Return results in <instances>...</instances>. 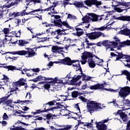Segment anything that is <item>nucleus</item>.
<instances>
[{"label": "nucleus", "instance_id": "nucleus-1", "mask_svg": "<svg viewBox=\"0 0 130 130\" xmlns=\"http://www.w3.org/2000/svg\"><path fill=\"white\" fill-rule=\"evenodd\" d=\"M53 23L55 27H58V28H61L62 29H56L57 36L55 37L56 39H59V37L58 36L66 35V32L63 33L62 32H66V31L71 30V29L75 30L74 27L70 26L67 20L62 21L61 19L54 20Z\"/></svg>", "mask_w": 130, "mask_h": 130}, {"label": "nucleus", "instance_id": "nucleus-2", "mask_svg": "<svg viewBox=\"0 0 130 130\" xmlns=\"http://www.w3.org/2000/svg\"><path fill=\"white\" fill-rule=\"evenodd\" d=\"M83 102L87 103V107L88 109L89 112L92 114L94 111L99 110V109H103V108L99 106V104L95 101H91L84 98Z\"/></svg>", "mask_w": 130, "mask_h": 130}, {"label": "nucleus", "instance_id": "nucleus-3", "mask_svg": "<svg viewBox=\"0 0 130 130\" xmlns=\"http://www.w3.org/2000/svg\"><path fill=\"white\" fill-rule=\"evenodd\" d=\"M44 111L45 112H48V111H52L53 112H57V109L58 108L61 109V108H66L64 106L61 105V104L60 103H57L56 104V106L54 107L50 108V106L47 103L46 104H45L44 105Z\"/></svg>", "mask_w": 130, "mask_h": 130}, {"label": "nucleus", "instance_id": "nucleus-4", "mask_svg": "<svg viewBox=\"0 0 130 130\" xmlns=\"http://www.w3.org/2000/svg\"><path fill=\"white\" fill-rule=\"evenodd\" d=\"M85 35L90 40L98 39V38L101 37V36H102V37H105L104 33H102L101 31H94L90 33H86Z\"/></svg>", "mask_w": 130, "mask_h": 130}, {"label": "nucleus", "instance_id": "nucleus-5", "mask_svg": "<svg viewBox=\"0 0 130 130\" xmlns=\"http://www.w3.org/2000/svg\"><path fill=\"white\" fill-rule=\"evenodd\" d=\"M130 94V87L127 86L126 87L121 88L120 91H119V95L121 98H123L122 102L125 101V98Z\"/></svg>", "mask_w": 130, "mask_h": 130}, {"label": "nucleus", "instance_id": "nucleus-6", "mask_svg": "<svg viewBox=\"0 0 130 130\" xmlns=\"http://www.w3.org/2000/svg\"><path fill=\"white\" fill-rule=\"evenodd\" d=\"M86 6L91 7L92 6H95V7H99L102 5L101 1H98L97 0H85L83 2Z\"/></svg>", "mask_w": 130, "mask_h": 130}, {"label": "nucleus", "instance_id": "nucleus-7", "mask_svg": "<svg viewBox=\"0 0 130 130\" xmlns=\"http://www.w3.org/2000/svg\"><path fill=\"white\" fill-rule=\"evenodd\" d=\"M10 97V95H6L5 96L0 99V104L5 102V104L9 107H12V103H13V100H7Z\"/></svg>", "mask_w": 130, "mask_h": 130}, {"label": "nucleus", "instance_id": "nucleus-8", "mask_svg": "<svg viewBox=\"0 0 130 130\" xmlns=\"http://www.w3.org/2000/svg\"><path fill=\"white\" fill-rule=\"evenodd\" d=\"M88 88L90 90H98L99 89H101L102 90H106V91H108V88H104V84L103 83H96V84L88 87Z\"/></svg>", "mask_w": 130, "mask_h": 130}, {"label": "nucleus", "instance_id": "nucleus-9", "mask_svg": "<svg viewBox=\"0 0 130 130\" xmlns=\"http://www.w3.org/2000/svg\"><path fill=\"white\" fill-rule=\"evenodd\" d=\"M28 51L22 50L23 52V55H26V54H28L27 57H33V56H35V54H36V52L34 51V50L31 49L30 48H27Z\"/></svg>", "mask_w": 130, "mask_h": 130}, {"label": "nucleus", "instance_id": "nucleus-10", "mask_svg": "<svg viewBox=\"0 0 130 130\" xmlns=\"http://www.w3.org/2000/svg\"><path fill=\"white\" fill-rule=\"evenodd\" d=\"M84 43H86L87 46L85 47L86 49H90L91 47L90 46H93V45H96V43H89V40H88V38H85V42H83L81 44V49H83V48L85 49V44Z\"/></svg>", "mask_w": 130, "mask_h": 130}, {"label": "nucleus", "instance_id": "nucleus-11", "mask_svg": "<svg viewBox=\"0 0 130 130\" xmlns=\"http://www.w3.org/2000/svg\"><path fill=\"white\" fill-rule=\"evenodd\" d=\"M64 108H58V110L57 109V111L59 112V114L60 115H62L63 116H68L69 114H70V111L67 109L66 106H64Z\"/></svg>", "mask_w": 130, "mask_h": 130}, {"label": "nucleus", "instance_id": "nucleus-12", "mask_svg": "<svg viewBox=\"0 0 130 130\" xmlns=\"http://www.w3.org/2000/svg\"><path fill=\"white\" fill-rule=\"evenodd\" d=\"M115 20H119V21H123V22H130V16H121L116 17V16H113Z\"/></svg>", "mask_w": 130, "mask_h": 130}, {"label": "nucleus", "instance_id": "nucleus-13", "mask_svg": "<svg viewBox=\"0 0 130 130\" xmlns=\"http://www.w3.org/2000/svg\"><path fill=\"white\" fill-rule=\"evenodd\" d=\"M21 3V0H15L14 2H12L11 4H9V2L5 4L3 8H7V9H10L12 8L13 6H16V5H19Z\"/></svg>", "mask_w": 130, "mask_h": 130}, {"label": "nucleus", "instance_id": "nucleus-14", "mask_svg": "<svg viewBox=\"0 0 130 130\" xmlns=\"http://www.w3.org/2000/svg\"><path fill=\"white\" fill-rule=\"evenodd\" d=\"M51 80V78H48L45 77H43L41 75H39L37 78H35L34 79H31L29 81L34 82V83H37V82H38V81H42V80L47 81V80Z\"/></svg>", "mask_w": 130, "mask_h": 130}, {"label": "nucleus", "instance_id": "nucleus-15", "mask_svg": "<svg viewBox=\"0 0 130 130\" xmlns=\"http://www.w3.org/2000/svg\"><path fill=\"white\" fill-rule=\"evenodd\" d=\"M89 57L90 58H93V55H92V53H91V52L86 51V52H84L82 53V56H81V58L82 59H83V60H87V58Z\"/></svg>", "mask_w": 130, "mask_h": 130}, {"label": "nucleus", "instance_id": "nucleus-16", "mask_svg": "<svg viewBox=\"0 0 130 130\" xmlns=\"http://www.w3.org/2000/svg\"><path fill=\"white\" fill-rule=\"evenodd\" d=\"M95 124L98 130H107V125L105 124H101L96 121Z\"/></svg>", "mask_w": 130, "mask_h": 130}, {"label": "nucleus", "instance_id": "nucleus-17", "mask_svg": "<svg viewBox=\"0 0 130 130\" xmlns=\"http://www.w3.org/2000/svg\"><path fill=\"white\" fill-rule=\"evenodd\" d=\"M121 74L119 75V76H126V79L127 81H129L130 82V73L128 72V71L124 70L121 71Z\"/></svg>", "mask_w": 130, "mask_h": 130}, {"label": "nucleus", "instance_id": "nucleus-18", "mask_svg": "<svg viewBox=\"0 0 130 130\" xmlns=\"http://www.w3.org/2000/svg\"><path fill=\"white\" fill-rule=\"evenodd\" d=\"M89 16V20L92 22H97L98 21V16L94 13H88Z\"/></svg>", "mask_w": 130, "mask_h": 130}, {"label": "nucleus", "instance_id": "nucleus-19", "mask_svg": "<svg viewBox=\"0 0 130 130\" xmlns=\"http://www.w3.org/2000/svg\"><path fill=\"white\" fill-rule=\"evenodd\" d=\"M26 82V79H24V78H20L18 81L15 82V85L16 86H19L21 87V86H25Z\"/></svg>", "mask_w": 130, "mask_h": 130}, {"label": "nucleus", "instance_id": "nucleus-20", "mask_svg": "<svg viewBox=\"0 0 130 130\" xmlns=\"http://www.w3.org/2000/svg\"><path fill=\"white\" fill-rule=\"evenodd\" d=\"M62 63L66 66H71V58L69 57H65L61 60Z\"/></svg>", "mask_w": 130, "mask_h": 130}, {"label": "nucleus", "instance_id": "nucleus-21", "mask_svg": "<svg viewBox=\"0 0 130 130\" xmlns=\"http://www.w3.org/2000/svg\"><path fill=\"white\" fill-rule=\"evenodd\" d=\"M89 68L91 69H94L95 67H96V64L95 63V61L93 60V58H89L87 61Z\"/></svg>", "mask_w": 130, "mask_h": 130}, {"label": "nucleus", "instance_id": "nucleus-22", "mask_svg": "<svg viewBox=\"0 0 130 130\" xmlns=\"http://www.w3.org/2000/svg\"><path fill=\"white\" fill-rule=\"evenodd\" d=\"M121 34L123 35H125V36H128L129 38H130V30L129 29L126 28L124 29L121 30Z\"/></svg>", "mask_w": 130, "mask_h": 130}, {"label": "nucleus", "instance_id": "nucleus-23", "mask_svg": "<svg viewBox=\"0 0 130 130\" xmlns=\"http://www.w3.org/2000/svg\"><path fill=\"white\" fill-rule=\"evenodd\" d=\"M118 6H122V7H125L126 8H128V9H130V2H117Z\"/></svg>", "mask_w": 130, "mask_h": 130}, {"label": "nucleus", "instance_id": "nucleus-24", "mask_svg": "<svg viewBox=\"0 0 130 130\" xmlns=\"http://www.w3.org/2000/svg\"><path fill=\"white\" fill-rule=\"evenodd\" d=\"M74 5L77 8H84L85 9L87 8L86 6H84L83 2H76L74 3Z\"/></svg>", "mask_w": 130, "mask_h": 130}, {"label": "nucleus", "instance_id": "nucleus-25", "mask_svg": "<svg viewBox=\"0 0 130 130\" xmlns=\"http://www.w3.org/2000/svg\"><path fill=\"white\" fill-rule=\"evenodd\" d=\"M6 53H10V54H13V55H15V54H18V55L22 56L23 53L24 52L21 51H12V52H8Z\"/></svg>", "mask_w": 130, "mask_h": 130}, {"label": "nucleus", "instance_id": "nucleus-26", "mask_svg": "<svg viewBox=\"0 0 130 130\" xmlns=\"http://www.w3.org/2000/svg\"><path fill=\"white\" fill-rule=\"evenodd\" d=\"M120 117L121 118V119L123 120V121H124L125 122H126V121H127V120H128V119H127V115L124 113V112L121 113L120 114Z\"/></svg>", "mask_w": 130, "mask_h": 130}, {"label": "nucleus", "instance_id": "nucleus-27", "mask_svg": "<svg viewBox=\"0 0 130 130\" xmlns=\"http://www.w3.org/2000/svg\"><path fill=\"white\" fill-rule=\"evenodd\" d=\"M27 9H28L27 7H26V9L25 10H23L22 11L21 13V16H25V15H33V14H32V13H35L36 12H33V10L29 12H26V10H27Z\"/></svg>", "mask_w": 130, "mask_h": 130}, {"label": "nucleus", "instance_id": "nucleus-28", "mask_svg": "<svg viewBox=\"0 0 130 130\" xmlns=\"http://www.w3.org/2000/svg\"><path fill=\"white\" fill-rule=\"evenodd\" d=\"M8 71H15L17 70V71H21L22 70V68H20L19 69H17L16 66H7V68Z\"/></svg>", "mask_w": 130, "mask_h": 130}, {"label": "nucleus", "instance_id": "nucleus-29", "mask_svg": "<svg viewBox=\"0 0 130 130\" xmlns=\"http://www.w3.org/2000/svg\"><path fill=\"white\" fill-rule=\"evenodd\" d=\"M75 77L76 76L73 77L72 79L70 81V85H72L73 86H76L77 85V82H78V81L75 78Z\"/></svg>", "mask_w": 130, "mask_h": 130}, {"label": "nucleus", "instance_id": "nucleus-30", "mask_svg": "<svg viewBox=\"0 0 130 130\" xmlns=\"http://www.w3.org/2000/svg\"><path fill=\"white\" fill-rule=\"evenodd\" d=\"M19 45L20 46H24L25 44H28L29 43V42L26 41L24 40H19Z\"/></svg>", "mask_w": 130, "mask_h": 130}, {"label": "nucleus", "instance_id": "nucleus-31", "mask_svg": "<svg viewBox=\"0 0 130 130\" xmlns=\"http://www.w3.org/2000/svg\"><path fill=\"white\" fill-rule=\"evenodd\" d=\"M10 129L11 130H25V128L24 127L21 126H15L14 125L11 126Z\"/></svg>", "mask_w": 130, "mask_h": 130}, {"label": "nucleus", "instance_id": "nucleus-32", "mask_svg": "<svg viewBox=\"0 0 130 130\" xmlns=\"http://www.w3.org/2000/svg\"><path fill=\"white\" fill-rule=\"evenodd\" d=\"M47 78L51 79L49 80V81H51L48 82V83L50 84L49 85H51V86H53V85H54V84H55L57 82V80H56L55 79H53V78Z\"/></svg>", "mask_w": 130, "mask_h": 130}, {"label": "nucleus", "instance_id": "nucleus-33", "mask_svg": "<svg viewBox=\"0 0 130 130\" xmlns=\"http://www.w3.org/2000/svg\"><path fill=\"white\" fill-rule=\"evenodd\" d=\"M117 53L118 54V55H117V57L116 58V60H119L123 57V54H122V52H117Z\"/></svg>", "mask_w": 130, "mask_h": 130}, {"label": "nucleus", "instance_id": "nucleus-34", "mask_svg": "<svg viewBox=\"0 0 130 130\" xmlns=\"http://www.w3.org/2000/svg\"><path fill=\"white\" fill-rule=\"evenodd\" d=\"M49 11H50L49 10V8H46V9H36V10H33L32 12H49Z\"/></svg>", "mask_w": 130, "mask_h": 130}, {"label": "nucleus", "instance_id": "nucleus-35", "mask_svg": "<svg viewBox=\"0 0 130 130\" xmlns=\"http://www.w3.org/2000/svg\"><path fill=\"white\" fill-rule=\"evenodd\" d=\"M71 96L72 98H77L79 96L78 91H73L71 93Z\"/></svg>", "mask_w": 130, "mask_h": 130}, {"label": "nucleus", "instance_id": "nucleus-36", "mask_svg": "<svg viewBox=\"0 0 130 130\" xmlns=\"http://www.w3.org/2000/svg\"><path fill=\"white\" fill-rule=\"evenodd\" d=\"M82 20L83 21V22H82L83 23H89V20H90V16L89 17L85 16L82 18Z\"/></svg>", "mask_w": 130, "mask_h": 130}, {"label": "nucleus", "instance_id": "nucleus-37", "mask_svg": "<svg viewBox=\"0 0 130 130\" xmlns=\"http://www.w3.org/2000/svg\"><path fill=\"white\" fill-rule=\"evenodd\" d=\"M73 35L74 36H78V37H80V36H82L84 34V31H76V33H73Z\"/></svg>", "mask_w": 130, "mask_h": 130}, {"label": "nucleus", "instance_id": "nucleus-38", "mask_svg": "<svg viewBox=\"0 0 130 130\" xmlns=\"http://www.w3.org/2000/svg\"><path fill=\"white\" fill-rule=\"evenodd\" d=\"M118 6H120V5H118V4H117V5H116V6L113 5V7H114V10L116 11V12H117L118 13H122V10H121V9L119 8L116 7H118Z\"/></svg>", "mask_w": 130, "mask_h": 130}, {"label": "nucleus", "instance_id": "nucleus-39", "mask_svg": "<svg viewBox=\"0 0 130 130\" xmlns=\"http://www.w3.org/2000/svg\"><path fill=\"white\" fill-rule=\"evenodd\" d=\"M14 103H26V104H28V103H30L29 100H25V101H20V100H17V102H15Z\"/></svg>", "mask_w": 130, "mask_h": 130}, {"label": "nucleus", "instance_id": "nucleus-40", "mask_svg": "<svg viewBox=\"0 0 130 130\" xmlns=\"http://www.w3.org/2000/svg\"><path fill=\"white\" fill-rule=\"evenodd\" d=\"M56 5L57 4L55 2H54L53 3V5H52L49 7L50 11H55L54 8H55V7H56Z\"/></svg>", "mask_w": 130, "mask_h": 130}, {"label": "nucleus", "instance_id": "nucleus-41", "mask_svg": "<svg viewBox=\"0 0 130 130\" xmlns=\"http://www.w3.org/2000/svg\"><path fill=\"white\" fill-rule=\"evenodd\" d=\"M80 72H81L80 74L81 75L80 76H81V78H83V81H85V80H86V78H87V76H86V75H85V74L83 73V70H82V69H80Z\"/></svg>", "mask_w": 130, "mask_h": 130}, {"label": "nucleus", "instance_id": "nucleus-42", "mask_svg": "<svg viewBox=\"0 0 130 130\" xmlns=\"http://www.w3.org/2000/svg\"><path fill=\"white\" fill-rule=\"evenodd\" d=\"M95 30H98L99 31H104V30H105L106 29H107V26H102L101 27H99V28H94Z\"/></svg>", "mask_w": 130, "mask_h": 130}, {"label": "nucleus", "instance_id": "nucleus-43", "mask_svg": "<svg viewBox=\"0 0 130 130\" xmlns=\"http://www.w3.org/2000/svg\"><path fill=\"white\" fill-rule=\"evenodd\" d=\"M55 103H56V101L55 100H53L47 103V104H48L50 106H53V105H55Z\"/></svg>", "mask_w": 130, "mask_h": 130}, {"label": "nucleus", "instance_id": "nucleus-44", "mask_svg": "<svg viewBox=\"0 0 130 130\" xmlns=\"http://www.w3.org/2000/svg\"><path fill=\"white\" fill-rule=\"evenodd\" d=\"M11 16H12V17L13 16H14V17H19V16H21V17H22V16H23V15H22L21 14V12H17V13H12L11 15Z\"/></svg>", "mask_w": 130, "mask_h": 130}, {"label": "nucleus", "instance_id": "nucleus-45", "mask_svg": "<svg viewBox=\"0 0 130 130\" xmlns=\"http://www.w3.org/2000/svg\"><path fill=\"white\" fill-rule=\"evenodd\" d=\"M119 44L120 47H125V46H126V43L125 41L120 42Z\"/></svg>", "mask_w": 130, "mask_h": 130}, {"label": "nucleus", "instance_id": "nucleus-46", "mask_svg": "<svg viewBox=\"0 0 130 130\" xmlns=\"http://www.w3.org/2000/svg\"><path fill=\"white\" fill-rule=\"evenodd\" d=\"M14 34H15V37H20L21 36V30L18 31H14Z\"/></svg>", "mask_w": 130, "mask_h": 130}, {"label": "nucleus", "instance_id": "nucleus-47", "mask_svg": "<svg viewBox=\"0 0 130 130\" xmlns=\"http://www.w3.org/2000/svg\"><path fill=\"white\" fill-rule=\"evenodd\" d=\"M3 119L4 120H8L9 119V116L7 114V113H5L3 116Z\"/></svg>", "mask_w": 130, "mask_h": 130}, {"label": "nucleus", "instance_id": "nucleus-48", "mask_svg": "<svg viewBox=\"0 0 130 130\" xmlns=\"http://www.w3.org/2000/svg\"><path fill=\"white\" fill-rule=\"evenodd\" d=\"M108 40H105L102 42V44L103 46H105L106 47V46H108Z\"/></svg>", "mask_w": 130, "mask_h": 130}, {"label": "nucleus", "instance_id": "nucleus-49", "mask_svg": "<svg viewBox=\"0 0 130 130\" xmlns=\"http://www.w3.org/2000/svg\"><path fill=\"white\" fill-rule=\"evenodd\" d=\"M4 34L7 35L10 33V29L9 28H4Z\"/></svg>", "mask_w": 130, "mask_h": 130}, {"label": "nucleus", "instance_id": "nucleus-50", "mask_svg": "<svg viewBox=\"0 0 130 130\" xmlns=\"http://www.w3.org/2000/svg\"><path fill=\"white\" fill-rule=\"evenodd\" d=\"M2 76H3V78H0V80H6V82H9L8 80L10 79L9 77L5 75H3Z\"/></svg>", "mask_w": 130, "mask_h": 130}, {"label": "nucleus", "instance_id": "nucleus-51", "mask_svg": "<svg viewBox=\"0 0 130 130\" xmlns=\"http://www.w3.org/2000/svg\"><path fill=\"white\" fill-rule=\"evenodd\" d=\"M57 82L56 83H59V84H65L66 85H67V84H68V81H66L64 82H63V81L64 80H57V79H55Z\"/></svg>", "mask_w": 130, "mask_h": 130}, {"label": "nucleus", "instance_id": "nucleus-52", "mask_svg": "<svg viewBox=\"0 0 130 130\" xmlns=\"http://www.w3.org/2000/svg\"><path fill=\"white\" fill-rule=\"evenodd\" d=\"M31 3H33L34 5H36L37 4H40L41 3V0H31Z\"/></svg>", "mask_w": 130, "mask_h": 130}, {"label": "nucleus", "instance_id": "nucleus-53", "mask_svg": "<svg viewBox=\"0 0 130 130\" xmlns=\"http://www.w3.org/2000/svg\"><path fill=\"white\" fill-rule=\"evenodd\" d=\"M37 41L38 43H40V42H44L45 40L42 39V38L37 37Z\"/></svg>", "mask_w": 130, "mask_h": 130}, {"label": "nucleus", "instance_id": "nucleus-54", "mask_svg": "<svg viewBox=\"0 0 130 130\" xmlns=\"http://www.w3.org/2000/svg\"><path fill=\"white\" fill-rule=\"evenodd\" d=\"M44 88H45L46 90H49V89L50 88V84H44Z\"/></svg>", "mask_w": 130, "mask_h": 130}, {"label": "nucleus", "instance_id": "nucleus-55", "mask_svg": "<svg viewBox=\"0 0 130 130\" xmlns=\"http://www.w3.org/2000/svg\"><path fill=\"white\" fill-rule=\"evenodd\" d=\"M52 17H54V19H55L56 20H61L60 18H61V17L60 15H52Z\"/></svg>", "mask_w": 130, "mask_h": 130}, {"label": "nucleus", "instance_id": "nucleus-56", "mask_svg": "<svg viewBox=\"0 0 130 130\" xmlns=\"http://www.w3.org/2000/svg\"><path fill=\"white\" fill-rule=\"evenodd\" d=\"M52 114L51 113L47 114L46 116L47 119H48V120L51 119V117H52Z\"/></svg>", "mask_w": 130, "mask_h": 130}, {"label": "nucleus", "instance_id": "nucleus-57", "mask_svg": "<svg viewBox=\"0 0 130 130\" xmlns=\"http://www.w3.org/2000/svg\"><path fill=\"white\" fill-rule=\"evenodd\" d=\"M7 66L6 63H0V68H2L3 69H7Z\"/></svg>", "mask_w": 130, "mask_h": 130}, {"label": "nucleus", "instance_id": "nucleus-58", "mask_svg": "<svg viewBox=\"0 0 130 130\" xmlns=\"http://www.w3.org/2000/svg\"><path fill=\"white\" fill-rule=\"evenodd\" d=\"M57 46H53L52 47V51H53V52H55V51H57Z\"/></svg>", "mask_w": 130, "mask_h": 130}, {"label": "nucleus", "instance_id": "nucleus-59", "mask_svg": "<svg viewBox=\"0 0 130 130\" xmlns=\"http://www.w3.org/2000/svg\"><path fill=\"white\" fill-rule=\"evenodd\" d=\"M0 123H2V126H6L8 124V122L6 121H0Z\"/></svg>", "mask_w": 130, "mask_h": 130}, {"label": "nucleus", "instance_id": "nucleus-60", "mask_svg": "<svg viewBox=\"0 0 130 130\" xmlns=\"http://www.w3.org/2000/svg\"><path fill=\"white\" fill-rule=\"evenodd\" d=\"M111 43L112 44V45H113V46L115 47H117V46H118V43L116 42H111Z\"/></svg>", "mask_w": 130, "mask_h": 130}, {"label": "nucleus", "instance_id": "nucleus-61", "mask_svg": "<svg viewBox=\"0 0 130 130\" xmlns=\"http://www.w3.org/2000/svg\"><path fill=\"white\" fill-rule=\"evenodd\" d=\"M51 35L52 36H57V31H56V30L55 31H51Z\"/></svg>", "mask_w": 130, "mask_h": 130}, {"label": "nucleus", "instance_id": "nucleus-62", "mask_svg": "<svg viewBox=\"0 0 130 130\" xmlns=\"http://www.w3.org/2000/svg\"><path fill=\"white\" fill-rule=\"evenodd\" d=\"M129 57H130L129 55L123 54V57H122L123 59L125 58V59H127L128 58H129Z\"/></svg>", "mask_w": 130, "mask_h": 130}, {"label": "nucleus", "instance_id": "nucleus-63", "mask_svg": "<svg viewBox=\"0 0 130 130\" xmlns=\"http://www.w3.org/2000/svg\"><path fill=\"white\" fill-rule=\"evenodd\" d=\"M125 105H127V106H129L130 101H129L128 99H127V100H125Z\"/></svg>", "mask_w": 130, "mask_h": 130}, {"label": "nucleus", "instance_id": "nucleus-64", "mask_svg": "<svg viewBox=\"0 0 130 130\" xmlns=\"http://www.w3.org/2000/svg\"><path fill=\"white\" fill-rule=\"evenodd\" d=\"M130 128V120L127 122L126 129H128Z\"/></svg>", "mask_w": 130, "mask_h": 130}]
</instances>
